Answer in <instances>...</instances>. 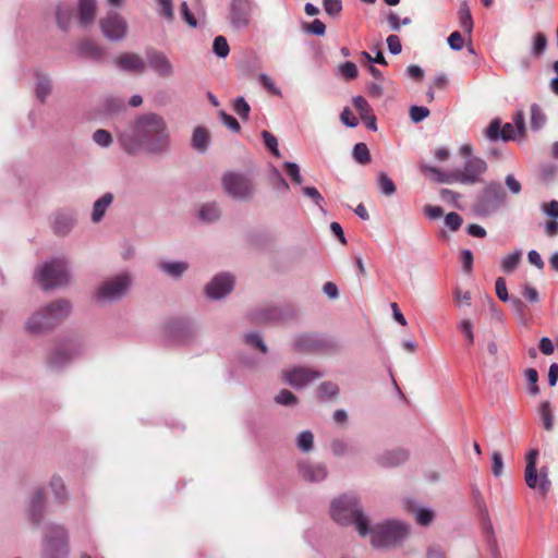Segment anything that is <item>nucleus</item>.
<instances>
[{"label": "nucleus", "instance_id": "26", "mask_svg": "<svg viewBox=\"0 0 558 558\" xmlns=\"http://www.w3.org/2000/svg\"><path fill=\"white\" fill-rule=\"evenodd\" d=\"M210 143V135L206 128L196 126L193 131L191 146L198 153L207 151Z\"/></svg>", "mask_w": 558, "mask_h": 558}, {"label": "nucleus", "instance_id": "60", "mask_svg": "<svg viewBox=\"0 0 558 558\" xmlns=\"http://www.w3.org/2000/svg\"><path fill=\"white\" fill-rule=\"evenodd\" d=\"M429 116V110L423 106H412L410 108V118L414 123H418Z\"/></svg>", "mask_w": 558, "mask_h": 558}, {"label": "nucleus", "instance_id": "4", "mask_svg": "<svg viewBox=\"0 0 558 558\" xmlns=\"http://www.w3.org/2000/svg\"><path fill=\"white\" fill-rule=\"evenodd\" d=\"M35 277L43 290H51L65 286L70 280L68 260L59 257L37 268Z\"/></svg>", "mask_w": 558, "mask_h": 558}, {"label": "nucleus", "instance_id": "61", "mask_svg": "<svg viewBox=\"0 0 558 558\" xmlns=\"http://www.w3.org/2000/svg\"><path fill=\"white\" fill-rule=\"evenodd\" d=\"M219 117H220L221 122L228 129H230L232 132H235V133L240 132V130H241L240 123L238 122V120L234 117H232L231 114H228L223 110H221L219 112Z\"/></svg>", "mask_w": 558, "mask_h": 558}, {"label": "nucleus", "instance_id": "51", "mask_svg": "<svg viewBox=\"0 0 558 558\" xmlns=\"http://www.w3.org/2000/svg\"><path fill=\"white\" fill-rule=\"evenodd\" d=\"M262 137H263V141H264V144L265 146L267 147V149L275 156V157H280V151L278 149V141H277V137L268 132V131H263L262 132Z\"/></svg>", "mask_w": 558, "mask_h": 558}, {"label": "nucleus", "instance_id": "47", "mask_svg": "<svg viewBox=\"0 0 558 558\" xmlns=\"http://www.w3.org/2000/svg\"><path fill=\"white\" fill-rule=\"evenodd\" d=\"M50 487L56 496L60 500V502L65 501L66 499V490L63 483V480L59 476H52L50 481Z\"/></svg>", "mask_w": 558, "mask_h": 558}, {"label": "nucleus", "instance_id": "59", "mask_svg": "<svg viewBox=\"0 0 558 558\" xmlns=\"http://www.w3.org/2000/svg\"><path fill=\"white\" fill-rule=\"evenodd\" d=\"M504 472V459L499 451L492 453V473L495 477L501 476Z\"/></svg>", "mask_w": 558, "mask_h": 558}, {"label": "nucleus", "instance_id": "58", "mask_svg": "<svg viewBox=\"0 0 558 558\" xmlns=\"http://www.w3.org/2000/svg\"><path fill=\"white\" fill-rule=\"evenodd\" d=\"M546 47H547L546 36L543 33L535 34L532 53L536 57H539L544 53Z\"/></svg>", "mask_w": 558, "mask_h": 558}, {"label": "nucleus", "instance_id": "56", "mask_svg": "<svg viewBox=\"0 0 558 558\" xmlns=\"http://www.w3.org/2000/svg\"><path fill=\"white\" fill-rule=\"evenodd\" d=\"M323 5L325 12L332 17L338 16L342 11L341 0H323Z\"/></svg>", "mask_w": 558, "mask_h": 558}, {"label": "nucleus", "instance_id": "23", "mask_svg": "<svg viewBox=\"0 0 558 558\" xmlns=\"http://www.w3.org/2000/svg\"><path fill=\"white\" fill-rule=\"evenodd\" d=\"M97 2L96 0H80L78 2V21L80 25L85 27L92 24L96 17Z\"/></svg>", "mask_w": 558, "mask_h": 558}, {"label": "nucleus", "instance_id": "25", "mask_svg": "<svg viewBox=\"0 0 558 558\" xmlns=\"http://www.w3.org/2000/svg\"><path fill=\"white\" fill-rule=\"evenodd\" d=\"M75 221L72 214H57L52 222V229L58 235H66L74 227Z\"/></svg>", "mask_w": 558, "mask_h": 558}, {"label": "nucleus", "instance_id": "6", "mask_svg": "<svg viewBox=\"0 0 558 558\" xmlns=\"http://www.w3.org/2000/svg\"><path fill=\"white\" fill-rule=\"evenodd\" d=\"M507 203V193L498 182H490L478 194L473 211L477 216L487 217L495 214Z\"/></svg>", "mask_w": 558, "mask_h": 558}, {"label": "nucleus", "instance_id": "41", "mask_svg": "<svg viewBox=\"0 0 558 558\" xmlns=\"http://www.w3.org/2000/svg\"><path fill=\"white\" fill-rule=\"evenodd\" d=\"M353 158L361 165H366L371 161V154L365 143H357L353 147Z\"/></svg>", "mask_w": 558, "mask_h": 558}, {"label": "nucleus", "instance_id": "29", "mask_svg": "<svg viewBox=\"0 0 558 558\" xmlns=\"http://www.w3.org/2000/svg\"><path fill=\"white\" fill-rule=\"evenodd\" d=\"M538 415L543 428L546 432H551L555 425V415L549 401H542L538 405Z\"/></svg>", "mask_w": 558, "mask_h": 558}, {"label": "nucleus", "instance_id": "10", "mask_svg": "<svg viewBox=\"0 0 558 558\" xmlns=\"http://www.w3.org/2000/svg\"><path fill=\"white\" fill-rule=\"evenodd\" d=\"M131 286V278L128 274L117 275L104 281L96 293L99 302L109 303L123 298Z\"/></svg>", "mask_w": 558, "mask_h": 558}, {"label": "nucleus", "instance_id": "55", "mask_svg": "<svg viewBox=\"0 0 558 558\" xmlns=\"http://www.w3.org/2000/svg\"><path fill=\"white\" fill-rule=\"evenodd\" d=\"M283 167H284L288 175L291 178V180L295 184H299V185L302 184L303 177L301 175L300 168L295 162L286 161L283 163Z\"/></svg>", "mask_w": 558, "mask_h": 558}, {"label": "nucleus", "instance_id": "52", "mask_svg": "<svg viewBox=\"0 0 558 558\" xmlns=\"http://www.w3.org/2000/svg\"><path fill=\"white\" fill-rule=\"evenodd\" d=\"M279 317V312L276 307H269L256 312L254 319L258 323H266L275 320Z\"/></svg>", "mask_w": 558, "mask_h": 558}, {"label": "nucleus", "instance_id": "39", "mask_svg": "<svg viewBox=\"0 0 558 558\" xmlns=\"http://www.w3.org/2000/svg\"><path fill=\"white\" fill-rule=\"evenodd\" d=\"M124 100L118 97H107L102 104V110L108 114L118 113L124 109Z\"/></svg>", "mask_w": 558, "mask_h": 558}, {"label": "nucleus", "instance_id": "40", "mask_svg": "<svg viewBox=\"0 0 558 558\" xmlns=\"http://www.w3.org/2000/svg\"><path fill=\"white\" fill-rule=\"evenodd\" d=\"M296 446L303 452H308L314 447V435L310 430H303L296 438Z\"/></svg>", "mask_w": 558, "mask_h": 558}, {"label": "nucleus", "instance_id": "49", "mask_svg": "<svg viewBox=\"0 0 558 558\" xmlns=\"http://www.w3.org/2000/svg\"><path fill=\"white\" fill-rule=\"evenodd\" d=\"M526 381L529 384V392L532 396H536L539 393L538 383V373L535 368H527L524 372Z\"/></svg>", "mask_w": 558, "mask_h": 558}, {"label": "nucleus", "instance_id": "36", "mask_svg": "<svg viewBox=\"0 0 558 558\" xmlns=\"http://www.w3.org/2000/svg\"><path fill=\"white\" fill-rule=\"evenodd\" d=\"M546 114L537 104L531 106V128L534 131L541 130L546 123Z\"/></svg>", "mask_w": 558, "mask_h": 558}, {"label": "nucleus", "instance_id": "48", "mask_svg": "<svg viewBox=\"0 0 558 558\" xmlns=\"http://www.w3.org/2000/svg\"><path fill=\"white\" fill-rule=\"evenodd\" d=\"M159 9L158 13L160 16L171 22L174 20L173 1L172 0H156Z\"/></svg>", "mask_w": 558, "mask_h": 558}, {"label": "nucleus", "instance_id": "43", "mask_svg": "<svg viewBox=\"0 0 558 558\" xmlns=\"http://www.w3.org/2000/svg\"><path fill=\"white\" fill-rule=\"evenodd\" d=\"M92 138L96 145H98L102 148H107L113 143V138H112V135L110 134V132H108L107 130H104V129L96 130L93 133Z\"/></svg>", "mask_w": 558, "mask_h": 558}, {"label": "nucleus", "instance_id": "15", "mask_svg": "<svg viewBox=\"0 0 558 558\" xmlns=\"http://www.w3.org/2000/svg\"><path fill=\"white\" fill-rule=\"evenodd\" d=\"M282 376L284 381L293 388H303L307 384L322 377L323 374L308 367L295 366L290 369H284Z\"/></svg>", "mask_w": 558, "mask_h": 558}, {"label": "nucleus", "instance_id": "64", "mask_svg": "<svg viewBox=\"0 0 558 558\" xmlns=\"http://www.w3.org/2000/svg\"><path fill=\"white\" fill-rule=\"evenodd\" d=\"M463 220L457 213H449L445 217V225L451 230L457 231L460 229Z\"/></svg>", "mask_w": 558, "mask_h": 558}, {"label": "nucleus", "instance_id": "5", "mask_svg": "<svg viewBox=\"0 0 558 558\" xmlns=\"http://www.w3.org/2000/svg\"><path fill=\"white\" fill-rule=\"evenodd\" d=\"M367 535L376 548L390 547L399 544L408 535V525L400 521H387L374 526L368 525Z\"/></svg>", "mask_w": 558, "mask_h": 558}, {"label": "nucleus", "instance_id": "53", "mask_svg": "<svg viewBox=\"0 0 558 558\" xmlns=\"http://www.w3.org/2000/svg\"><path fill=\"white\" fill-rule=\"evenodd\" d=\"M302 193L304 196L308 197L317 207L323 209L324 197L319 193V191L314 186H304L302 187Z\"/></svg>", "mask_w": 558, "mask_h": 558}, {"label": "nucleus", "instance_id": "37", "mask_svg": "<svg viewBox=\"0 0 558 558\" xmlns=\"http://www.w3.org/2000/svg\"><path fill=\"white\" fill-rule=\"evenodd\" d=\"M377 186L379 191L386 195L391 196L396 193V184L385 172H379L377 175Z\"/></svg>", "mask_w": 558, "mask_h": 558}, {"label": "nucleus", "instance_id": "11", "mask_svg": "<svg viewBox=\"0 0 558 558\" xmlns=\"http://www.w3.org/2000/svg\"><path fill=\"white\" fill-rule=\"evenodd\" d=\"M254 5L253 0H230L228 21L233 29L240 31L250 26Z\"/></svg>", "mask_w": 558, "mask_h": 558}, {"label": "nucleus", "instance_id": "31", "mask_svg": "<svg viewBox=\"0 0 558 558\" xmlns=\"http://www.w3.org/2000/svg\"><path fill=\"white\" fill-rule=\"evenodd\" d=\"M160 270L172 278H180L189 268L185 262H161L159 264Z\"/></svg>", "mask_w": 558, "mask_h": 558}, {"label": "nucleus", "instance_id": "45", "mask_svg": "<svg viewBox=\"0 0 558 558\" xmlns=\"http://www.w3.org/2000/svg\"><path fill=\"white\" fill-rule=\"evenodd\" d=\"M317 393L320 399H331L337 397L339 388L335 383L325 381L319 385Z\"/></svg>", "mask_w": 558, "mask_h": 558}, {"label": "nucleus", "instance_id": "1", "mask_svg": "<svg viewBox=\"0 0 558 558\" xmlns=\"http://www.w3.org/2000/svg\"><path fill=\"white\" fill-rule=\"evenodd\" d=\"M122 149L129 155L143 150L151 155L166 154L171 146L167 121L156 112H145L135 117L129 130L118 135Z\"/></svg>", "mask_w": 558, "mask_h": 558}, {"label": "nucleus", "instance_id": "22", "mask_svg": "<svg viewBox=\"0 0 558 558\" xmlns=\"http://www.w3.org/2000/svg\"><path fill=\"white\" fill-rule=\"evenodd\" d=\"M354 108L359 111L361 119L365 122L366 128L376 131L377 123L373 109L363 96H355L352 99Z\"/></svg>", "mask_w": 558, "mask_h": 558}, {"label": "nucleus", "instance_id": "44", "mask_svg": "<svg viewBox=\"0 0 558 558\" xmlns=\"http://www.w3.org/2000/svg\"><path fill=\"white\" fill-rule=\"evenodd\" d=\"M508 302L510 303V306L513 310V312L515 313L519 320L521 323L525 324L527 306L524 304V302L517 296H511V299Z\"/></svg>", "mask_w": 558, "mask_h": 558}, {"label": "nucleus", "instance_id": "13", "mask_svg": "<svg viewBox=\"0 0 558 558\" xmlns=\"http://www.w3.org/2000/svg\"><path fill=\"white\" fill-rule=\"evenodd\" d=\"M99 26L102 35L111 41L123 40L128 35V22L116 11H110L100 19Z\"/></svg>", "mask_w": 558, "mask_h": 558}, {"label": "nucleus", "instance_id": "20", "mask_svg": "<svg viewBox=\"0 0 558 558\" xmlns=\"http://www.w3.org/2000/svg\"><path fill=\"white\" fill-rule=\"evenodd\" d=\"M409 451L403 448L386 450L376 458L378 465L383 468H397L409 460Z\"/></svg>", "mask_w": 558, "mask_h": 558}, {"label": "nucleus", "instance_id": "63", "mask_svg": "<svg viewBox=\"0 0 558 558\" xmlns=\"http://www.w3.org/2000/svg\"><path fill=\"white\" fill-rule=\"evenodd\" d=\"M486 137L490 141H497L500 138L501 128L500 121L495 119L493 120L485 131Z\"/></svg>", "mask_w": 558, "mask_h": 558}, {"label": "nucleus", "instance_id": "24", "mask_svg": "<svg viewBox=\"0 0 558 558\" xmlns=\"http://www.w3.org/2000/svg\"><path fill=\"white\" fill-rule=\"evenodd\" d=\"M45 510V494L41 488L35 490L29 506L31 520L38 524L43 520Z\"/></svg>", "mask_w": 558, "mask_h": 558}, {"label": "nucleus", "instance_id": "8", "mask_svg": "<svg viewBox=\"0 0 558 558\" xmlns=\"http://www.w3.org/2000/svg\"><path fill=\"white\" fill-rule=\"evenodd\" d=\"M221 184L223 191L236 201H251L256 192L253 179L239 172L225 173L221 179Z\"/></svg>", "mask_w": 558, "mask_h": 558}, {"label": "nucleus", "instance_id": "19", "mask_svg": "<svg viewBox=\"0 0 558 558\" xmlns=\"http://www.w3.org/2000/svg\"><path fill=\"white\" fill-rule=\"evenodd\" d=\"M114 64L122 71L133 73H144L146 63L144 59L134 52H123L114 60Z\"/></svg>", "mask_w": 558, "mask_h": 558}, {"label": "nucleus", "instance_id": "33", "mask_svg": "<svg viewBox=\"0 0 558 558\" xmlns=\"http://www.w3.org/2000/svg\"><path fill=\"white\" fill-rule=\"evenodd\" d=\"M458 17H459V24L461 28L468 34L471 35L473 31V19L471 14L470 7L466 1H463L460 4L459 11H458Z\"/></svg>", "mask_w": 558, "mask_h": 558}, {"label": "nucleus", "instance_id": "18", "mask_svg": "<svg viewBox=\"0 0 558 558\" xmlns=\"http://www.w3.org/2000/svg\"><path fill=\"white\" fill-rule=\"evenodd\" d=\"M148 66L161 77H170L174 73L169 58L161 51L150 48L146 51Z\"/></svg>", "mask_w": 558, "mask_h": 558}, {"label": "nucleus", "instance_id": "54", "mask_svg": "<svg viewBox=\"0 0 558 558\" xmlns=\"http://www.w3.org/2000/svg\"><path fill=\"white\" fill-rule=\"evenodd\" d=\"M244 342L253 348L259 349L263 353L267 352V345L264 343L262 337L256 332L246 333Z\"/></svg>", "mask_w": 558, "mask_h": 558}, {"label": "nucleus", "instance_id": "21", "mask_svg": "<svg viewBox=\"0 0 558 558\" xmlns=\"http://www.w3.org/2000/svg\"><path fill=\"white\" fill-rule=\"evenodd\" d=\"M298 469L302 477L308 482H320L327 476L326 466L322 463L302 461L299 463Z\"/></svg>", "mask_w": 558, "mask_h": 558}, {"label": "nucleus", "instance_id": "27", "mask_svg": "<svg viewBox=\"0 0 558 558\" xmlns=\"http://www.w3.org/2000/svg\"><path fill=\"white\" fill-rule=\"evenodd\" d=\"M112 202L113 195L109 192L105 193L101 197H99L93 206L92 221L99 222L104 218L107 209L112 204Z\"/></svg>", "mask_w": 558, "mask_h": 558}, {"label": "nucleus", "instance_id": "7", "mask_svg": "<svg viewBox=\"0 0 558 558\" xmlns=\"http://www.w3.org/2000/svg\"><path fill=\"white\" fill-rule=\"evenodd\" d=\"M69 535L64 526L49 524L43 541L41 558H68Z\"/></svg>", "mask_w": 558, "mask_h": 558}, {"label": "nucleus", "instance_id": "62", "mask_svg": "<svg viewBox=\"0 0 558 558\" xmlns=\"http://www.w3.org/2000/svg\"><path fill=\"white\" fill-rule=\"evenodd\" d=\"M434 519V512L427 508H420L415 512V520L421 525H428Z\"/></svg>", "mask_w": 558, "mask_h": 558}, {"label": "nucleus", "instance_id": "34", "mask_svg": "<svg viewBox=\"0 0 558 558\" xmlns=\"http://www.w3.org/2000/svg\"><path fill=\"white\" fill-rule=\"evenodd\" d=\"M72 17H73V10L70 5H66V4L58 5L57 11H56V19H57L58 26L62 31L69 29L71 22H72Z\"/></svg>", "mask_w": 558, "mask_h": 558}, {"label": "nucleus", "instance_id": "32", "mask_svg": "<svg viewBox=\"0 0 558 558\" xmlns=\"http://www.w3.org/2000/svg\"><path fill=\"white\" fill-rule=\"evenodd\" d=\"M78 52L83 57L90 59H100L104 56V50L94 40L85 39L78 46Z\"/></svg>", "mask_w": 558, "mask_h": 558}, {"label": "nucleus", "instance_id": "16", "mask_svg": "<svg viewBox=\"0 0 558 558\" xmlns=\"http://www.w3.org/2000/svg\"><path fill=\"white\" fill-rule=\"evenodd\" d=\"M293 347L300 353L324 352L329 349V342L317 333H301L294 338Z\"/></svg>", "mask_w": 558, "mask_h": 558}, {"label": "nucleus", "instance_id": "9", "mask_svg": "<svg viewBox=\"0 0 558 558\" xmlns=\"http://www.w3.org/2000/svg\"><path fill=\"white\" fill-rule=\"evenodd\" d=\"M538 449H531L526 453V465H525V483L532 489H538L542 495H546L551 486V482L548 478V468L542 466L539 473H537L536 464L538 458Z\"/></svg>", "mask_w": 558, "mask_h": 558}, {"label": "nucleus", "instance_id": "17", "mask_svg": "<svg viewBox=\"0 0 558 558\" xmlns=\"http://www.w3.org/2000/svg\"><path fill=\"white\" fill-rule=\"evenodd\" d=\"M234 287V278L230 274L215 276L205 287V293L209 299L219 300L229 294Z\"/></svg>", "mask_w": 558, "mask_h": 558}, {"label": "nucleus", "instance_id": "50", "mask_svg": "<svg viewBox=\"0 0 558 558\" xmlns=\"http://www.w3.org/2000/svg\"><path fill=\"white\" fill-rule=\"evenodd\" d=\"M234 112L242 119L247 120L251 112V107L243 97H238L233 101Z\"/></svg>", "mask_w": 558, "mask_h": 558}, {"label": "nucleus", "instance_id": "35", "mask_svg": "<svg viewBox=\"0 0 558 558\" xmlns=\"http://www.w3.org/2000/svg\"><path fill=\"white\" fill-rule=\"evenodd\" d=\"M522 258V251L515 250L514 252L506 255L501 259V270L505 274H511L517 269Z\"/></svg>", "mask_w": 558, "mask_h": 558}, {"label": "nucleus", "instance_id": "57", "mask_svg": "<svg viewBox=\"0 0 558 558\" xmlns=\"http://www.w3.org/2000/svg\"><path fill=\"white\" fill-rule=\"evenodd\" d=\"M275 401L281 405H294L298 403V398L287 389H282L275 398Z\"/></svg>", "mask_w": 558, "mask_h": 558}, {"label": "nucleus", "instance_id": "38", "mask_svg": "<svg viewBox=\"0 0 558 558\" xmlns=\"http://www.w3.org/2000/svg\"><path fill=\"white\" fill-rule=\"evenodd\" d=\"M220 216V210L217 204H204L199 210V217L207 222L216 221Z\"/></svg>", "mask_w": 558, "mask_h": 558}, {"label": "nucleus", "instance_id": "28", "mask_svg": "<svg viewBox=\"0 0 558 558\" xmlns=\"http://www.w3.org/2000/svg\"><path fill=\"white\" fill-rule=\"evenodd\" d=\"M420 169L424 174H432L433 180L438 183H451L456 181L454 170L450 172H442L440 169L426 163H422Z\"/></svg>", "mask_w": 558, "mask_h": 558}, {"label": "nucleus", "instance_id": "30", "mask_svg": "<svg viewBox=\"0 0 558 558\" xmlns=\"http://www.w3.org/2000/svg\"><path fill=\"white\" fill-rule=\"evenodd\" d=\"M36 86H35V94L36 97L40 101H45V99L48 97V95L51 92V81L50 78L40 72H36Z\"/></svg>", "mask_w": 558, "mask_h": 558}, {"label": "nucleus", "instance_id": "42", "mask_svg": "<svg viewBox=\"0 0 558 558\" xmlns=\"http://www.w3.org/2000/svg\"><path fill=\"white\" fill-rule=\"evenodd\" d=\"M458 329L463 335L465 339V343L468 347L473 345L474 343V330H473V324L470 319H462L458 324Z\"/></svg>", "mask_w": 558, "mask_h": 558}, {"label": "nucleus", "instance_id": "2", "mask_svg": "<svg viewBox=\"0 0 558 558\" xmlns=\"http://www.w3.org/2000/svg\"><path fill=\"white\" fill-rule=\"evenodd\" d=\"M71 313L65 300H58L36 311L26 322V330L32 335L48 332L61 324Z\"/></svg>", "mask_w": 558, "mask_h": 558}, {"label": "nucleus", "instance_id": "12", "mask_svg": "<svg viewBox=\"0 0 558 558\" xmlns=\"http://www.w3.org/2000/svg\"><path fill=\"white\" fill-rule=\"evenodd\" d=\"M82 344L77 340H68L56 347L49 354L47 363L52 369H61L81 353Z\"/></svg>", "mask_w": 558, "mask_h": 558}, {"label": "nucleus", "instance_id": "14", "mask_svg": "<svg viewBox=\"0 0 558 558\" xmlns=\"http://www.w3.org/2000/svg\"><path fill=\"white\" fill-rule=\"evenodd\" d=\"M487 163L478 157H469L463 169H454L456 181L463 184H474L481 181L486 172Z\"/></svg>", "mask_w": 558, "mask_h": 558}, {"label": "nucleus", "instance_id": "46", "mask_svg": "<svg viewBox=\"0 0 558 558\" xmlns=\"http://www.w3.org/2000/svg\"><path fill=\"white\" fill-rule=\"evenodd\" d=\"M213 51L219 58H226L229 54L230 47L226 37L219 35L214 39Z\"/></svg>", "mask_w": 558, "mask_h": 558}, {"label": "nucleus", "instance_id": "3", "mask_svg": "<svg viewBox=\"0 0 558 558\" xmlns=\"http://www.w3.org/2000/svg\"><path fill=\"white\" fill-rule=\"evenodd\" d=\"M331 517L341 525L353 524L363 537L368 532V518L363 513L359 500L353 495H343L331 504Z\"/></svg>", "mask_w": 558, "mask_h": 558}]
</instances>
